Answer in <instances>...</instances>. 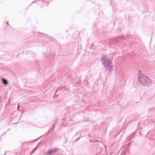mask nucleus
Here are the masks:
<instances>
[{
  "label": "nucleus",
  "instance_id": "7",
  "mask_svg": "<svg viewBox=\"0 0 155 155\" xmlns=\"http://www.w3.org/2000/svg\"><path fill=\"white\" fill-rule=\"evenodd\" d=\"M120 38V37H117L114 39L115 41V42H117L118 40Z\"/></svg>",
  "mask_w": 155,
  "mask_h": 155
},
{
  "label": "nucleus",
  "instance_id": "3",
  "mask_svg": "<svg viewBox=\"0 0 155 155\" xmlns=\"http://www.w3.org/2000/svg\"><path fill=\"white\" fill-rule=\"evenodd\" d=\"M97 148L99 147H100L101 148L103 147L104 146L103 144L101 141L97 140Z\"/></svg>",
  "mask_w": 155,
  "mask_h": 155
},
{
  "label": "nucleus",
  "instance_id": "2",
  "mask_svg": "<svg viewBox=\"0 0 155 155\" xmlns=\"http://www.w3.org/2000/svg\"><path fill=\"white\" fill-rule=\"evenodd\" d=\"M101 61L106 69H108L110 71H112L113 65L112 61L110 58L103 56L101 58Z\"/></svg>",
  "mask_w": 155,
  "mask_h": 155
},
{
  "label": "nucleus",
  "instance_id": "10",
  "mask_svg": "<svg viewBox=\"0 0 155 155\" xmlns=\"http://www.w3.org/2000/svg\"><path fill=\"white\" fill-rule=\"evenodd\" d=\"M35 149L34 150H33V151H32V153H33V152H34L35 151Z\"/></svg>",
  "mask_w": 155,
  "mask_h": 155
},
{
  "label": "nucleus",
  "instance_id": "1",
  "mask_svg": "<svg viewBox=\"0 0 155 155\" xmlns=\"http://www.w3.org/2000/svg\"><path fill=\"white\" fill-rule=\"evenodd\" d=\"M138 81L141 84L144 86L150 87L152 85V82L148 77L142 74H139L138 76Z\"/></svg>",
  "mask_w": 155,
  "mask_h": 155
},
{
  "label": "nucleus",
  "instance_id": "6",
  "mask_svg": "<svg viewBox=\"0 0 155 155\" xmlns=\"http://www.w3.org/2000/svg\"><path fill=\"white\" fill-rule=\"evenodd\" d=\"M55 150H56L55 149H54V150H50L48 151V154H49L51 153L54 152Z\"/></svg>",
  "mask_w": 155,
  "mask_h": 155
},
{
  "label": "nucleus",
  "instance_id": "8",
  "mask_svg": "<svg viewBox=\"0 0 155 155\" xmlns=\"http://www.w3.org/2000/svg\"><path fill=\"white\" fill-rule=\"evenodd\" d=\"M121 38H122V39H125L126 38L125 36L123 37V36H121Z\"/></svg>",
  "mask_w": 155,
  "mask_h": 155
},
{
  "label": "nucleus",
  "instance_id": "9",
  "mask_svg": "<svg viewBox=\"0 0 155 155\" xmlns=\"http://www.w3.org/2000/svg\"><path fill=\"white\" fill-rule=\"evenodd\" d=\"M150 132V131H149V132L147 133V136H148V135L149 134V133Z\"/></svg>",
  "mask_w": 155,
  "mask_h": 155
},
{
  "label": "nucleus",
  "instance_id": "4",
  "mask_svg": "<svg viewBox=\"0 0 155 155\" xmlns=\"http://www.w3.org/2000/svg\"><path fill=\"white\" fill-rule=\"evenodd\" d=\"M2 81L4 84L6 85L8 84L7 81L5 79L3 78L2 79Z\"/></svg>",
  "mask_w": 155,
  "mask_h": 155
},
{
  "label": "nucleus",
  "instance_id": "5",
  "mask_svg": "<svg viewBox=\"0 0 155 155\" xmlns=\"http://www.w3.org/2000/svg\"><path fill=\"white\" fill-rule=\"evenodd\" d=\"M135 132H134L132 133V135L129 137V138L130 140L131 139L133 138L135 136Z\"/></svg>",
  "mask_w": 155,
  "mask_h": 155
}]
</instances>
